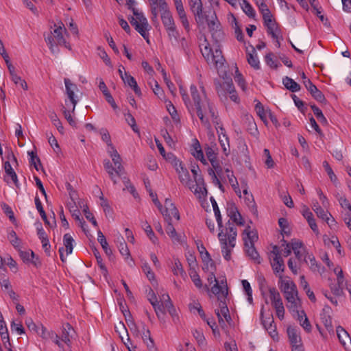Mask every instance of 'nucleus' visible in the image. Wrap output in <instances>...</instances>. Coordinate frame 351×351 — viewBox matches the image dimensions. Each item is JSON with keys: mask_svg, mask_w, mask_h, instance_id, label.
I'll use <instances>...</instances> for the list:
<instances>
[{"mask_svg": "<svg viewBox=\"0 0 351 351\" xmlns=\"http://www.w3.org/2000/svg\"><path fill=\"white\" fill-rule=\"evenodd\" d=\"M128 9L132 11L134 16L128 18L131 25L134 29L142 36V37L149 42V35L147 32L149 30V23L147 19L141 11L135 8L136 2L135 0H125Z\"/></svg>", "mask_w": 351, "mask_h": 351, "instance_id": "nucleus-5", "label": "nucleus"}, {"mask_svg": "<svg viewBox=\"0 0 351 351\" xmlns=\"http://www.w3.org/2000/svg\"><path fill=\"white\" fill-rule=\"evenodd\" d=\"M228 294V289H225L222 291V295H218L217 299L219 302L220 311L215 310V314L217 316L219 324L223 327L226 325L225 322L222 317H224L226 322H230L232 319L230 315L229 309L226 304V299Z\"/></svg>", "mask_w": 351, "mask_h": 351, "instance_id": "nucleus-7", "label": "nucleus"}, {"mask_svg": "<svg viewBox=\"0 0 351 351\" xmlns=\"http://www.w3.org/2000/svg\"><path fill=\"white\" fill-rule=\"evenodd\" d=\"M313 210L315 211V213L317 214V217L322 219H324L326 221V223L328 225H330V218L328 216V213L326 212L318 204V202H316L313 206Z\"/></svg>", "mask_w": 351, "mask_h": 351, "instance_id": "nucleus-40", "label": "nucleus"}, {"mask_svg": "<svg viewBox=\"0 0 351 351\" xmlns=\"http://www.w3.org/2000/svg\"><path fill=\"white\" fill-rule=\"evenodd\" d=\"M160 10L162 12L161 20L165 29L172 28L173 27L176 26L173 16L167 7H166L165 9Z\"/></svg>", "mask_w": 351, "mask_h": 351, "instance_id": "nucleus-23", "label": "nucleus"}, {"mask_svg": "<svg viewBox=\"0 0 351 351\" xmlns=\"http://www.w3.org/2000/svg\"><path fill=\"white\" fill-rule=\"evenodd\" d=\"M263 307L261 310V319L262 324L265 329L269 332V335L275 340L276 337L278 339V332L276 331V326L274 324V319L273 315L271 313L268 317H263Z\"/></svg>", "mask_w": 351, "mask_h": 351, "instance_id": "nucleus-10", "label": "nucleus"}, {"mask_svg": "<svg viewBox=\"0 0 351 351\" xmlns=\"http://www.w3.org/2000/svg\"><path fill=\"white\" fill-rule=\"evenodd\" d=\"M243 234L245 246H248V245L250 244H254V242L258 239V234L256 231L252 230L250 226H247L244 230Z\"/></svg>", "mask_w": 351, "mask_h": 351, "instance_id": "nucleus-25", "label": "nucleus"}, {"mask_svg": "<svg viewBox=\"0 0 351 351\" xmlns=\"http://www.w3.org/2000/svg\"><path fill=\"white\" fill-rule=\"evenodd\" d=\"M68 36L67 30L62 21L54 23L53 29L51 34L45 37V42L49 47V50L53 54H58L60 50L58 45L64 46L69 50H71V47L65 38Z\"/></svg>", "mask_w": 351, "mask_h": 351, "instance_id": "nucleus-3", "label": "nucleus"}, {"mask_svg": "<svg viewBox=\"0 0 351 351\" xmlns=\"http://www.w3.org/2000/svg\"><path fill=\"white\" fill-rule=\"evenodd\" d=\"M264 21V25L267 27V32L271 35L273 38H278V34H280V31L278 29L277 24L274 19H273L272 14L267 15L263 17Z\"/></svg>", "mask_w": 351, "mask_h": 351, "instance_id": "nucleus-14", "label": "nucleus"}, {"mask_svg": "<svg viewBox=\"0 0 351 351\" xmlns=\"http://www.w3.org/2000/svg\"><path fill=\"white\" fill-rule=\"evenodd\" d=\"M34 202H35V205H36V209L38 210V213H40L41 218L43 219V220L45 221V223L49 224V222L47 219V215L43 209L42 203H41L38 195H36Z\"/></svg>", "mask_w": 351, "mask_h": 351, "instance_id": "nucleus-44", "label": "nucleus"}, {"mask_svg": "<svg viewBox=\"0 0 351 351\" xmlns=\"http://www.w3.org/2000/svg\"><path fill=\"white\" fill-rule=\"evenodd\" d=\"M65 106H63L62 109L64 117L71 126L75 127L76 122L71 115V113H73L74 112H72V108L69 106L68 100H65Z\"/></svg>", "mask_w": 351, "mask_h": 351, "instance_id": "nucleus-34", "label": "nucleus"}, {"mask_svg": "<svg viewBox=\"0 0 351 351\" xmlns=\"http://www.w3.org/2000/svg\"><path fill=\"white\" fill-rule=\"evenodd\" d=\"M142 269H143V272L145 273V274L146 275L148 280L151 282H152L153 281H155V274L152 271L150 266L149 265V264L147 263H145L142 265Z\"/></svg>", "mask_w": 351, "mask_h": 351, "instance_id": "nucleus-58", "label": "nucleus"}, {"mask_svg": "<svg viewBox=\"0 0 351 351\" xmlns=\"http://www.w3.org/2000/svg\"><path fill=\"white\" fill-rule=\"evenodd\" d=\"M336 332L339 342L345 348H346V343L351 342V338L348 332L340 326L337 327Z\"/></svg>", "mask_w": 351, "mask_h": 351, "instance_id": "nucleus-30", "label": "nucleus"}, {"mask_svg": "<svg viewBox=\"0 0 351 351\" xmlns=\"http://www.w3.org/2000/svg\"><path fill=\"white\" fill-rule=\"evenodd\" d=\"M36 332L43 339H53V337L58 338V335L56 332L47 330L43 324L39 325Z\"/></svg>", "mask_w": 351, "mask_h": 351, "instance_id": "nucleus-32", "label": "nucleus"}, {"mask_svg": "<svg viewBox=\"0 0 351 351\" xmlns=\"http://www.w3.org/2000/svg\"><path fill=\"white\" fill-rule=\"evenodd\" d=\"M241 7L243 11L250 18H254L256 16V12L251 5V4L247 0H239Z\"/></svg>", "mask_w": 351, "mask_h": 351, "instance_id": "nucleus-39", "label": "nucleus"}, {"mask_svg": "<svg viewBox=\"0 0 351 351\" xmlns=\"http://www.w3.org/2000/svg\"><path fill=\"white\" fill-rule=\"evenodd\" d=\"M177 173L182 184L187 186L190 190H193L194 184L190 178L191 176L188 169L184 166L180 167L178 169L177 168Z\"/></svg>", "mask_w": 351, "mask_h": 351, "instance_id": "nucleus-17", "label": "nucleus"}, {"mask_svg": "<svg viewBox=\"0 0 351 351\" xmlns=\"http://www.w3.org/2000/svg\"><path fill=\"white\" fill-rule=\"evenodd\" d=\"M50 119L53 124L54 126L56 127L57 130L60 134H64V127L62 126V124L58 117L57 114L53 112L49 115Z\"/></svg>", "mask_w": 351, "mask_h": 351, "instance_id": "nucleus-49", "label": "nucleus"}, {"mask_svg": "<svg viewBox=\"0 0 351 351\" xmlns=\"http://www.w3.org/2000/svg\"><path fill=\"white\" fill-rule=\"evenodd\" d=\"M151 6V13L152 21L157 20L158 14V9H165L167 7V4L165 0H149Z\"/></svg>", "mask_w": 351, "mask_h": 351, "instance_id": "nucleus-22", "label": "nucleus"}, {"mask_svg": "<svg viewBox=\"0 0 351 351\" xmlns=\"http://www.w3.org/2000/svg\"><path fill=\"white\" fill-rule=\"evenodd\" d=\"M336 197L341 208L348 209L349 211L351 212V204L350 203V202L348 200L345 195H341L339 193H337L336 195Z\"/></svg>", "mask_w": 351, "mask_h": 351, "instance_id": "nucleus-54", "label": "nucleus"}, {"mask_svg": "<svg viewBox=\"0 0 351 351\" xmlns=\"http://www.w3.org/2000/svg\"><path fill=\"white\" fill-rule=\"evenodd\" d=\"M7 158H8V161H5L4 162V169H5V172L7 173L8 171H10L13 169V168L11 166V164H10V161H12V162H15L16 164H17V159L16 158V156H14V153L12 152V151H9L7 154Z\"/></svg>", "mask_w": 351, "mask_h": 351, "instance_id": "nucleus-47", "label": "nucleus"}, {"mask_svg": "<svg viewBox=\"0 0 351 351\" xmlns=\"http://www.w3.org/2000/svg\"><path fill=\"white\" fill-rule=\"evenodd\" d=\"M64 82L66 88V94L67 95V99L66 100H68L69 106L72 108V112H75V106L78 101L75 96V92L77 90V87L76 84L72 83L69 78H64Z\"/></svg>", "mask_w": 351, "mask_h": 351, "instance_id": "nucleus-9", "label": "nucleus"}, {"mask_svg": "<svg viewBox=\"0 0 351 351\" xmlns=\"http://www.w3.org/2000/svg\"><path fill=\"white\" fill-rule=\"evenodd\" d=\"M247 60L249 64L254 69L258 70L260 69V62L254 48L252 49L251 53H247Z\"/></svg>", "mask_w": 351, "mask_h": 351, "instance_id": "nucleus-33", "label": "nucleus"}, {"mask_svg": "<svg viewBox=\"0 0 351 351\" xmlns=\"http://www.w3.org/2000/svg\"><path fill=\"white\" fill-rule=\"evenodd\" d=\"M104 167L113 183L116 184L117 183L116 177H120L124 171L119 172L117 167H113L112 162L108 159L104 160Z\"/></svg>", "mask_w": 351, "mask_h": 351, "instance_id": "nucleus-18", "label": "nucleus"}, {"mask_svg": "<svg viewBox=\"0 0 351 351\" xmlns=\"http://www.w3.org/2000/svg\"><path fill=\"white\" fill-rule=\"evenodd\" d=\"M5 173L6 176L4 177V181L6 182L8 184L13 183L16 187H19V184L17 175L14 171V169Z\"/></svg>", "mask_w": 351, "mask_h": 351, "instance_id": "nucleus-45", "label": "nucleus"}, {"mask_svg": "<svg viewBox=\"0 0 351 351\" xmlns=\"http://www.w3.org/2000/svg\"><path fill=\"white\" fill-rule=\"evenodd\" d=\"M143 229L147 234V236L149 237V239L151 240V241L156 244L158 243V239L155 235L154 231L152 230V228L150 225L147 223V222H145Z\"/></svg>", "mask_w": 351, "mask_h": 351, "instance_id": "nucleus-51", "label": "nucleus"}, {"mask_svg": "<svg viewBox=\"0 0 351 351\" xmlns=\"http://www.w3.org/2000/svg\"><path fill=\"white\" fill-rule=\"evenodd\" d=\"M178 42L179 43L180 46L183 52L185 53V55L189 57L191 54V50L190 48V45L187 40L184 37H183L181 38L180 40L178 39Z\"/></svg>", "mask_w": 351, "mask_h": 351, "instance_id": "nucleus-52", "label": "nucleus"}, {"mask_svg": "<svg viewBox=\"0 0 351 351\" xmlns=\"http://www.w3.org/2000/svg\"><path fill=\"white\" fill-rule=\"evenodd\" d=\"M287 331L290 343L292 347L303 345L298 328L293 326H289Z\"/></svg>", "mask_w": 351, "mask_h": 351, "instance_id": "nucleus-19", "label": "nucleus"}, {"mask_svg": "<svg viewBox=\"0 0 351 351\" xmlns=\"http://www.w3.org/2000/svg\"><path fill=\"white\" fill-rule=\"evenodd\" d=\"M243 289L247 296L248 302L252 304L253 301L252 298V289L251 288L250 282L247 280H243L241 281Z\"/></svg>", "mask_w": 351, "mask_h": 351, "instance_id": "nucleus-53", "label": "nucleus"}, {"mask_svg": "<svg viewBox=\"0 0 351 351\" xmlns=\"http://www.w3.org/2000/svg\"><path fill=\"white\" fill-rule=\"evenodd\" d=\"M307 263L309 265V269L313 272H318L319 274H322L324 272L325 269L324 267H322L320 263H318L315 256L312 254H309L306 256Z\"/></svg>", "mask_w": 351, "mask_h": 351, "instance_id": "nucleus-27", "label": "nucleus"}, {"mask_svg": "<svg viewBox=\"0 0 351 351\" xmlns=\"http://www.w3.org/2000/svg\"><path fill=\"white\" fill-rule=\"evenodd\" d=\"M94 255H95V256L96 258L97 264H98V265H99V267L102 274H104V276H106L107 275V274H108V270H107V268L105 266V265L103 263L102 258L100 256V254H99V252H98L97 250H95L94 251Z\"/></svg>", "mask_w": 351, "mask_h": 351, "instance_id": "nucleus-60", "label": "nucleus"}, {"mask_svg": "<svg viewBox=\"0 0 351 351\" xmlns=\"http://www.w3.org/2000/svg\"><path fill=\"white\" fill-rule=\"evenodd\" d=\"M201 52L207 63L213 65L217 70H219L224 66L226 60L222 55L219 46L213 49L208 43L204 48H201Z\"/></svg>", "mask_w": 351, "mask_h": 351, "instance_id": "nucleus-6", "label": "nucleus"}, {"mask_svg": "<svg viewBox=\"0 0 351 351\" xmlns=\"http://www.w3.org/2000/svg\"><path fill=\"white\" fill-rule=\"evenodd\" d=\"M28 154L30 156L29 162L32 165H34L36 171H39L38 166H41L40 158L37 156L36 154L34 152H28Z\"/></svg>", "mask_w": 351, "mask_h": 351, "instance_id": "nucleus-63", "label": "nucleus"}, {"mask_svg": "<svg viewBox=\"0 0 351 351\" xmlns=\"http://www.w3.org/2000/svg\"><path fill=\"white\" fill-rule=\"evenodd\" d=\"M189 276L195 286L197 289H200L204 288L206 291H209V288L206 285L203 286L202 281L195 268H193V269H189Z\"/></svg>", "mask_w": 351, "mask_h": 351, "instance_id": "nucleus-31", "label": "nucleus"}, {"mask_svg": "<svg viewBox=\"0 0 351 351\" xmlns=\"http://www.w3.org/2000/svg\"><path fill=\"white\" fill-rule=\"evenodd\" d=\"M345 289V285H337L331 286L330 289L332 293L336 297H340L344 295L343 289Z\"/></svg>", "mask_w": 351, "mask_h": 351, "instance_id": "nucleus-64", "label": "nucleus"}, {"mask_svg": "<svg viewBox=\"0 0 351 351\" xmlns=\"http://www.w3.org/2000/svg\"><path fill=\"white\" fill-rule=\"evenodd\" d=\"M305 88L311 93L312 97L319 102H324L326 98L324 94L312 83L311 80L303 81Z\"/></svg>", "mask_w": 351, "mask_h": 351, "instance_id": "nucleus-16", "label": "nucleus"}, {"mask_svg": "<svg viewBox=\"0 0 351 351\" xmlns=\"http://www.w3.org/2000/svg\"><path fill=\"white\" fill-rule=\"evenodd\" d=\"M74 242H75L74 239L70 234L66 233L64 235L63 245L65 247L66 256L64 255V247H61L58 250L59 254H60V260L63 263L66 261V256L72 253Z\"/></svg>", "mask_w": 351, "mask_h": 351, "instance_id": "nucleus-12", "label": "nucleus"}, {"mask_svg": "<svg viewBox=\"0 0 351 351\" xmlns=\"http://www.w3.org/2000/svg\"><path fill=\"white\" fill-rule=\"evenodd\" d=\"M227 178L228 179L230 184L232 187L236 194L241 197V192L239 186V182L236 177L234 176V173H231L230 174H227Z\"/></svg>", "mask_w": 351, "mask_h": 351, "instance_id": "nucleus-43", "label": "nucleus"}, {"mask_svg": "<svg viewBox=\"0 0 351 351\" xmlns=\"http://www.w3.org/2000/svg\"><path fill=\"white\" fill-rule=\"evenodd\" d=\"M20 257L24 263H29L31 259L35 257V254L32 250L21 251L19 252Z\"/></svg>", "mask_w": 351, "mask_h": 351, "instance_id": "nucleus-61", "label": "nucleus"}, {"mask_svg": "<svg viewBox=\"0 0 351 351\" xmlns=\"http://www.w3.org/2000/svg\"><path fill=\"white\" fill-rule=\"evenodd\" d=\"M8 238L14 248L19 249L21 247V240L14 230H11L9 232Z\"/></svg>", "mask_w": 351, "mask_h": 351, "instance_id": "nucleus-50", "label": "nucleus"}, {"mask_svg": "<svg viewBox=\"0 0 351 351\" xmlns=\"http://www.w3.org/2000/svg\"><path fill=\"white\" fill-rule=\"evenodd\" d=\"M161 213L165 217L166 221L171 222L172 217H175L177 220L180 219L178 210L169 198L165 199V208Z\"/></svg>", "mask_w": 351, "mask_h": 351, "instance_id": "nucleus-11", "label": "nucleus"}, {"mask_svg": "<svg viewBox=\"0 0 351 351\" xmlns=\"http://www.w3.org/2000/svg\"><path fill=\"white\" fill-rule=\"evenodd\" d=\"M215 19L208 20L207 17L204 16V21L206 20L208 28L212 34V36L217 40L223 36V32L221 29L220 23L217 20L215 14H213Z\"/></svg>", "mask_w": 351, "mask_h": 351, "instance_id": "nucleus-15", "label": "nucleus"}, {"mask_svg": "<svg viewBox=\"0 0 351 351\" xmlns=\"http://www.w3.org/2000/svg\"><path fill=\"white\" fill-rule=\"evenodd\" d=\"M75 333L73 328L70 324L67 323L63 326L61 340L66 345L69 346L71 343V339L73 338Z\"/></svg>", "mask_w": 351, "mask_h": 351, "instance_id": "nucleus-24", "label": "nucleus"}, {"mask_svg": "<svg viewBox=\"0 0 351 351\" xmlns=\"http://www.w3.org/2000/svg\"><path fill=\"white\" fill-rule=\"evenodd\" d=\"M97 241L101 245L104 251L106 254L107 256H110L112 254V250L109 247L108 243L106 241L105 236L101 232V230H98L97 232Z\"/></svg>", "mask_w": 351, "mask_h": 351, "instance_id": "nucleus-38", "label": "nucleus"}, {"mask_svg": "<svg viewBox=\"0 0 351 351\" xmlns=\"http://www.w3.org/2000/svg\"><path fill=\"white\" fill-rule=\"evenodd\" d=\"M191 191L193 192L194 195L199 200H205L207 197L208 191L204 180L202 182H195L194 188Z\"/></svg>", "mask_w": 351, "mask_h": 351, "instance_id": "nucleus-21", "label": "nucleus"}, {"mask_svg": "<svg viewBox=\"0 0 351 351\" xmlns=\"http://www.w3.org/2000/svg\"><path fill=\"white\" fill-rule=\"evenodd\" d=\"M205 152L208 160L217 158V148L216 145L213 146H207L205 148Z\"/></svg>", "mask_w": 351, "mask_h": 351, "instance_id": "nucleus-57", "label": "nucleus"}, {"mask_svg": "<svg viewBox=\"0 0 351 351\" xmlns=\"http://www.w3.org/2000/svg\"><path fill=\"white\" fill-rule=\"evenodd\" d=\"M293 253H294L296 258L299 261L303 260V261L305 263H307L306 256L308 255L310 253H308L306 247L302 248L301 250H298V251H295V252H293Z\"/></svg>", "mask_w": 351, "mask_h": 351, "instance_id": "nucleus-59", "label": "nucleus"}, {"mask_svg": "<svg viewBox=\"0 0 351 351\" xmlns=\"http://www.w3.org/2000/svg\"><path fill=\"white\" fill-rule=\"evenodd\" d=\"M225 289H228L227 282L225 277L220 280V282H216V283L211 288L213 293L218 297V295H222V291Z\"/></svg>", "mask_w": 351, "mask_h": 351, "instance_id": "nucleus-35", "label": "nucleus"}, {"mask_svg": "<svg viewBox=\"0 0 351 351\" xmlns=\"http://www.w3.org/2000/svg\"><path fill=\"white\" fill-rule=\"evenodd\" d=\"M279 287L287 302L288 309L290 312L297 311V308L300 306V300L298 297L296 285L288 278H283L281 275L279 276Z\"/></svg>", "mask_w": 351, "mask_h": 351, "instance_id": "nucleus-4", "label": "nucleus"}, {"mask_svg": "<svg viewBox=\"0 0 351 351\" xmlns=\"http://www.w3.org/2000/svg\"><path fill=\"white\" fill-rule=\"evenodd\" d=\"M282 83L284 86L288 90L293 93L298 92L300 90V86L295 82L293 79L286 76L282 79Z\"/></svg>", "mask_w": 351, "mask_h": 351, "instance_id": "nucleus-37", "label": "nucleus"}, {"mask_svg": "<svg viewBox=\"0 0 351 351\" xmlns=\"http://www.w3.org/2000/svg\"><path fill=\"white\" fill-rule=\"evenodd\" d=\"M174 265L172 268V271L174 275L186 276V273L183 269L182 265L178 258H174Z\"/></svg>", "mask_w": 351, "mask_h": 351, "instance_id": "nucleus-48", "label": "nucleus"}, {"mask_svg": "<svg viewBox=\"0 0 351 351\" xmlns=\"http://www.w3.org/2000/svg\"><path fill=\"white\" fill-rule=\"evenodd\" d=\"M122 80L125 84H128L133 89L136 95L138 96L141 95V89L138 87L136 80L130 74L127 72H124V77Z\"/></svg>", "mask_w": 351, "mask_h": 351, "instance_id": "nucleus-28", "label": "nucleus"}, {"mask_svg": "<svg viewBox=\"0 0 351 351\" xmlns=\"http://www.w3.org/2000/svg\"><path fill=\"white\" fill-rule=\"evenodd\" d=\"M311 107L317 119L322 123H327V119L324 116L322 111L315 105H312Z\"/></svg>", "mask_w": 351, "mask_h": 351, "instance_id": "nucleus-62", "label": "nucleus"}, {"mask_svg": "<svg viewBox=\"0 0 351 351\" xmlns=\"http://www.w3.org/2000/svg\"><path fill=\"white\" fill-rule=\"evenodd\" d=\"M323 167L325 169V171H326L328 176H329L330 181L335 185L337 186V184H338L337 178L336 175L335 174L333 170L330 167V165L328 164V162L327 161H324L323 162Z\"/></svg>", "mask_w": 351, "mask_h": 351, "instance_id": "nucleus-46", "label": "nucleus"}, {"mask_svg": "<svg viewBox=\"0 0 351 351\" xmlns=\"http://www.w3.org/2000/svg\"><path fill=\"white\" fill-rule=\"evenodd\" d=\"M334 273L337 276V282L339 285H345L346 282H348L344 278L343 272L340 266H337L334 269Z\"/></svg>", "mask_w": 351, "mask_h": 351, "instance_id": "nucleus-55", "label": "nucleus"}, {"mask_svg": "<svg viewBox=\"0 0 351 351\" xmlns=\"http://www.w3.org/2000/svg\"><path fill=\"white\" fill-rule=\"evenodd\" d=\"M71 214L73 217V218L76 221L79 222V225L80 227L85 230V226L86 222L81 217V213L80 211L78 209L73 210L72 212H71Z\"/></svg>", "mask_w": 351, "mask_h": 351, "instance_id": "nucleus-56", "label": "nucleus"}, {"mask_svg": "<svg viewBox=\"0 0 351 351\" xmlns=\"http://www.w3.org/2000/svg\"><path fill=\"white\" fill-rule=\"evenodd\" d=\"M213 211L219 228L218 239L220 243L223 257L226 261L231 259L232 249L236 245L237 231L235 226L228 221L223 226L222 217L217 203L213 197H210Z\"/></svg>", "mask_w": 351, "mask_h": 351, "instance_id": "nucleus-2", "label": "nucleus"}, {"mask_svg": "<svg viewBox=\"0 0 351 351\" xmlns=\"http://www.w3.org/2000/svg\"><path fill=\"white\" fill-rule=\"evenodd\" d=\"M167 224L165 227V230L167 234L171 238L173 243H182V237L179 234L177 233L175 228L173 227L172 223L171 221H167Z\"/></svg>", "mask_w": 351, "mask_h": 351, "instance_id": "nucleus-29", "label": "nucleus"}, {"mask_svg": "<svg viewBox=\"0 0 351 351\" xmlns=\"http://www.w3.org/2000/svg\"><path fill=\"white\" fill-rule=\"evenodd\" d=\"M37 234L38 236L39 239L41 241L43 248L47 256H51V245L49 241L48 237L44 230V229L42 227V225L40 224V227L37 228Z\"/></svg>", "mask_w": 351, "mask_h": 351, "instance_id": "nucleus-20", "label": "nucleus"}, {"mask_svg": "<svg viewBox=\"0 0 351 351\" xmlns=\"http://www.w3.org/2000/svg\"><path fill=\"white\" fill-rule=\"evenodd\" d=\"M271 265L276 275L280 274V275L282 276L285 269L284 260L282 257H272Z\"/></svg>", "mask_w": 351, "mask_h": 351, "instance_id": "nucleus-26", "label": "nucleus"}, {"mask_svg": "<svg viewBox=\"0 0 351 351\" xmlns=\"http://www.w3.org/2000/svg\"><path fill=\"white\" fill-rule=\"evenodd\" d=\"M245 248L247 255L250 258L254 260L257 263H261L260 256L254 247V244H250L248 245V246H245Z\"/></svg>", "mask_w": 351, "mask_h": 351, "instance_id": "nucleus-41", "label": "nucleus"}, {"mask_svg": "<svg viewBox=\"0 0 351 351\" xmlns=\"http://www.w3.org/2000/svg\"><path fill=\"white\" fill-rule=\"evenodd\" d=\"M189 6L195 16L197 23L203 24L204 23V15L203 14V7L201 0H189Z\"/></svg>", "mask_w": 351, "mask_h": 351, "instance_id": "nucleus-13", "label": "nucleus"}, {"mask_svg": "<svg viewBox=\"0 0 351 351\" xmlns=\"http://www.w3.org/2000/svg\"><path fill=\"white\" fill-rule=\"evenodd\" d=\"M321 319L329 333H334V328L332 324V318L329 315L323 313L321 314Z\"/></svg>", "mask_w": 351, "mask_h": 351, "instance_id": "nucleus-42", "label": "nucleus"}, {"mask_svg": "<svg viewBox=\"0 0 351 351\" xmlns=\"http://www.w3.org/2000/svg\"><path fill=\"white\" fill-rule=\"evenodd\" d=\"M215 84L216 90L219 96L228 94L232 101L237 104L239 103L240 99L237 92L235 90L232 79H227L222 84L219 82H215Z\"/></svg>", "mask_w": 351, "mask_h": 351, "instance_id": "nucleus-8", "label": "nucleus"}, {"mask_svg": "<svg viewBox=\"0 0 351 351\" xmlns=\"http://www.w3.org/2000/svg\"><path fill=\"white\" fill-rule=\"evenodd\" d=\"M78 204L80 205V207L82 208L84 214L85 215V217L92 223V224L95 227H98L97 222L96 219H95L93 215L90 211L89 210L88 206L87 204H84L82 201H79Z\"/></svg>", "mask_w": 351, "mask_h": 351, "instance_id": "nucleus-36", "label": "nucleus"}, {"mask_svg": "<svg viewBox=\"0 0 351 351\" xmlns=\"http://www.w3.org/2000/svg\"><path fill=\"white\" fill-rule=\"evenodd\" d=\"M190 92L193 101L190 99L186 90L182 86H180V93L189 112L192 114L195 110L202 123L205 125H209V117L214 120L217 117L215 114V107L208 98L204 87L201 86L199 91L195 85L191 84Z\"/></svg>", "mask_w": 351, "mask_h": 351, "instance_id": "nucleus-1", "label": "nucleus"}]
</instances>
